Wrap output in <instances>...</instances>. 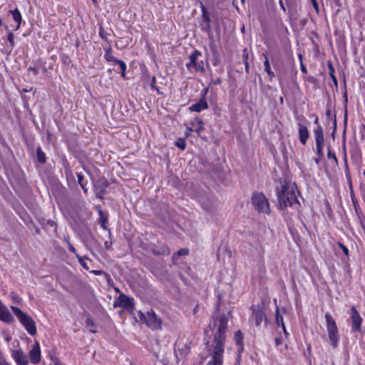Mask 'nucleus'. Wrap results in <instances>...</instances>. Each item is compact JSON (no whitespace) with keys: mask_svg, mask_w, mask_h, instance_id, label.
Listing matches in <instances>:
<instances>
[{"mask_svg":"<svg viewBox=\"0 0 365 365\" xmlns=\"http://www.w3.org/2000/svg\"><path fill=\"white\" fill-rule=\"evenodd\" d=\"M301 70H302V72L303 73H307V68H306V66L302 63V62H301Z\"/></svg>","mask_w":365,"mask_h":365,"instance_id":"bf43d9fd","label":"nucleus"},{"mask_svg":"<svg viewBox=\"0 0 365 365\" xmlns=\"http://www.w3.org/2000/svg\"><path fill=\"white\" fill-rule=\"evenodd\" d=\"M209 87H207L206 88H204L201 91L200 93V98H203V100H206L205 97L208 93Z\"/></svg>","mask_w":365,"mask_h":365,"instance_id":"a19ab883","label":"nucleus"},{"mask_svg":"<svg viewBox=\"0 0 365 365\" xmlns=\"http://www.w3.org/2000/svg\"><path fill=\"white\" fill-rule=\"evenodd\" d=\"M263 56L264 57L265 60L264 61V71L267 72V75L269 76V78L272 79L273 77H274V73L272 71L270 67V63L269 58L267 57V53H264Z\"/></svg>","mask_w":365,"mask_h":365,"instance_id":"aec40b11","label":"nucleus"},{"mask_svg":"<svg viewBox=\"0 0 365 365\" xmlns=\"http://www.w3.org/2000/svg\"><path fill=\"white\" fill-rule=\"evenodd\" d=\"M252 204L259 212L268 214L269 212V203L267 197L262 192H254L252 196Z\"/></svg>","mask_w":365,"mask_h":365,"instance_id":"423d86ee","label":"nucleus"},{"mask_svg":"<svg viewBox=\"0 0 365 365\" xmlns=\"http://www.w3.org/2000/svg\"><path fill=\"white\" fill-rule=\"evenodd\" d=\"M350 197H351V202H352V204H353L355 212L356 213V215L358 216H359L361 212V210L360 207L359 205L358 200H357V199L355 197V194H354V192L353 189H351V191H350Z\"/></svg>","mask_w":365,"mask_h":365,"instance_id":"4be33fe9","label":"nucleus"},{"mask_svg":"<svg viewBox=\"0 0 365 365\" xmlns=\"http://www.w3.org/2000/svg\"><path fill=\"white\" fill-rule=\"evenodd\" d=\"M82 189L83 190L84 193L87 194L88 192V188L86 187V183H83L80 185Z\"/></svg>","mask_w":365,"mask_h":365,"instance_id":"052dcab7","label":"nucleus"},{"mask_svg":"<svg viewBox=\"0 0 365 365\" xmlns=\"http://www.w3.org/2000/svg\"><path fill=\"white\" fill-rule=\"evenodd\" d=\"M210 50H211V51H212V53L214 56H216L218 54V51L217 50V47H216L215 44L213 42L210 43Z\"/></svg>","mask_w":365,"mask_h":365,"instance_id":"58836bf2","label":"nucleus"},{"mask_svg":"<svg viewBox=\"0 0 365 365\" xmlns=\"http://www.w3.org/2000/svg\"><path fill=\"white\" fill-rule=\"evenodd\" d=\"M7 40L11 48L14 46V36L12 31H9L7 35Z\"/></svg>","mask_w":365,"mask_h":365,"instance_id":"f704fd0d","label":"nucleus"},{"mask_svg":"<svg viewBox=\"0 0 365 365\" xmlns=\"http://www.w3.org/2000/svg\"><path fill=\"white\" fill-rule=\"evenodd\" d=\"M138 316L140 321L145 322L152 330H158L161 329L162 321L152 309L147 312L146 314L139 311Z\"/></svg>","mask_w":365,"mask_h":365,"instance_id":"39448f33","label":"nucleus"},{"mask_svg":"<svg viewBox=\"0 0 365 365\" xmlns=\"http://www.w3.org/2000/svg\"><path fill=\"white\" fill-rule=\"evenodd\" d=\"M76 258L78 259V262L80 263V264L86 269V270H88L89 269V267L87 265V263L85 261V258L81 257L80 255H76Z\"/></svg>","mask_w":365,"mask_h":365,"instance_id":"473e14b6","label":"nucleus"},{"mask_svg":"<svg viewBox=\"0 0 365 365\" xmlns=\"http://www.w3.org/2000/svg\"><path fill=\"white\" fill-rule=\"evenodd\" d=\"M105 59L108 62H113L114 63H116V61L118 60L112 54V48L110 46H109L107 48H105V55H104Z\"/></svg>","mask_w":365,"mask_h":365,"instance_id":"5701e85b","label":"nucleus"},{"mask_svg":"<svg viewBox=\"0 0 365 365\" xmlns=\"http://www.w3.org/2000/svg\"><path fill=\"white\" fill-rule=\"evenodd\" d=\"M189 254V250L187 249H180L178 252L173 254V259H175L178 257L180 256H186Z\"/></svg>","mask_w":365,"mask_h":365,"instance_id":"7c9ffc66","label":"nucleus"},{"mask_svg":"<svg viewBox=\"0 0 365 365\" xmlns=\"http://www.w3.org/2000/svg\"><path fill=\"white\" fill-rule=\"evenodd\" d=\"M133 300V298L128 297L125 294L121 293L120 294L118 299L115 302L114 307H121L128 312L132 313L135 309V304Z\"/></svg>","mask_w":365,"mask_h":365,"instance_id":"1a4fd4ad","label":"nucleus"},{"mask_svg":"<svg viewBox=\"0 0 365 365\" xmlns=\"http://www.w3.org/2000/svg\"><path fill=\"white\" fill-rule=\"evenodd\" d=\"M9 12L12 14L13 19L17 23V26L14 29L15 31H17L20 28L22 21L21 14L17 8L14 10H11Z\"/></svg>","mask_w":365,"mask_h":365,"instance_id":"6ab92c4d","label":"nucleus"},{"mask_svg":"<svg viewBox=\"0 0 365 365\" xmlns=\"http://www.w3.org/2000/svg\"><path fill=\"white\" fill-rule=\"evenodd\" d=\"M344 164H345L346 177V178H349V175H351V174H350V171H349V165H348V163H347V159H346V156L344 157Z\"/></svg>","mask_w":365,"mask_h":365,"instance_id":"ea45409f","label":"nucleus"},{"mask_svg":"<svg viewBox=\"0 0 365 365\" xmlns=\"http://www.w3.org/2000/svg\"><path fill=\"white\" fill-rule=\"evenodd\" d=\"M324 317L326 319V326L328 332V336L331 342V345L334 348H336L338 346L339 336L338 334V328L336 322L331 315V314L329 312H327L325 314Z\"/></svg>","mask_w":365,"mask_h":365,"instance_id":"20e7f679","label":"nucleus"},{"mask_svg":"<svg viewBox=\"0 0 365 365\" xmlns=\"http://www.w3.org/2000/svg\"><path fill=\"white\" fill-rule=\"evenodd\" d=\"M47 224L49 225L51 227H53V226L56 227L57 226L56 222L53 221V220H48L47 221Z\"/></svg>","mask_w":365,"mask_h":365,"instance_id":"13d9d810","label":"nucleus"},{"mask_svg":"<svg viewBox=\"0 0 365 365\" xmlns=\"http://www.w3.org/2000/svg\"><path fill=\"white\" fill-rule=\"evenodd\" d=\"M275 321L278 327H284V321L282 316L279 314V309L277 306H276V310H275Z\"/></svg>","mask_w":365,"mask_h":365,"instance_id":"a878e982","label":"nucleus"},{"mask_svg":"<svg viewBox=\"0 0 365 365\" xmlns=\"http://www.w3.org/2000/svg\"><path fill=\"white\" fill-rule=\"evenodd\" d=\"M332 121H333V128H334L333 132H332V135H334L335 131H336V115H334Z\"/></svg>","mask_w":365,"mask_h":365,"instance_id":"a18cd8bd","label":"nucleus"},{"mask_svg":"<svg viewBox=\"0 0 365 365\" xmlns=\"http://www.w3.org/2000/svg\"><path fill=\"white\" fill-rule=\"evenodd\" d=\"M99 36H101V38L102 39L108 41V38H107L108 34L104 31V29H103L102 26H100V28H99Z\"/></svg>","mask_w":365,"mask_h":365,"instance_id":"c9c22d12","label":"nucleus"},{"mask_svg":"<svg viewBox=\"0 0 365 365\" xmlns=\"http://www.w3.org/2000/svg\"><path fill=\"white\" fill-rule=\"evenodd\" d=\"M313 116H314V117H315V118H314V124H316V125L318 126V125H319V118H318V116H317V115H314V114L313 115Z\"/></svg>","mask_w":365,"mask_h":365,"instance_id":"0e129e2a","label":"nucleus"},{"mask_svg":"<svg viewBox=\"0 0 365 365\" xmlns=\"http://www.w3.org/2000/svg\"><path fill=\"white\" fill-rule=\"evenodd\" d=\"M321 158L322 157H318V158H314L313 160H314V162L317 163V164H319L320 160H321Z\"/></svg>","mask_w":365,"mask_h":365,"instance_id":"69168bd1","label":"nucleus"},{"mask_svg":"<svg viewBox=\"0 0 365 365\" xmlns=\"http://www.w3.org/2000/svg\"><path fill=\"white\" fill-rule=\"evenodd\" d=\"M212 83L214 85H218V84H220L222 83V80H221L220 78H216L215 79L212 80Z\"/></svg>","mask_w":365,"mask_h":365,"instance_id":"09e8293b","label":"nucleus"},{"mask_svg":"<svg viewBox=\"0 0 365 365\" xmlns=\"http://www.w3.org/2000/svg\"><path fill=\"white\" fill-rule=\"evenodd\" d=\"M77 178H78V182L79 185H81L83 184L84 182H83V180H84V176L83 174L81 173H78L77 174Z\"/></svg>","mask_w":365,"mask_h":365,"instance_id":"37998d69","label":"nucleus"},{"mask_svg":"<svg viewBox=\"0 0 365 365\" xmlns=\"http://www.w3.org/2000/svg\"><path fill=\"white\" fill-rule=\"evenodd\" d=\"M279 5H280L281 9H282L284 11H285V7H284V4H283V2H282V0H279Z\"/></svg>","mask_w":365,"mask_h":365,"instance_id":"774afa93","label":"nucleus"},{"mask_svg":"<svg viewBox=\"0 0 365 365\" xmlns=\"http://www.w3.org/2000/svg\"><path fill=\"white\" fill-rule=\"evenodd\" d=\"M175 146L179 148L180 150H184L186 147V142L185 138H179L175 143Z\"/></svg>","mask_w":365,"mask_h":365,"instance_id":"2f4dec72","label":"nucleus"},{"mask_svg":"<svg viewBox=\"0 0 365 365\" xmlns=\"http://www.w3.org/2000/svg\"><path fill=\"white\" fill-rule=\"evenodd\" d=\"M194 68L195 69L196 71L200 72L202 73H204L205 71L203 61H198L197 59L195 60L194 63Z\"/></svg>","mask_w":365,"mask_h":365,"instance_id":"cd10ccee","label":"nucleus"},{"mask_svg":"<svg viewBox=\"0 0 365 365\" xmlns=\"http://www.w3.org/2000/svg\"><path fill=\"white\" fill-rule=\"evenodd\" d=\"M316 153L319 157H322L324 155L323 148L316 147Z\"/></svg>","mask_w":365,"mask_h":365,"instance_id":"49530a36","label":"nucleus"},{"mask_svg":"<svg viewBox=\"0 0 365 365\" xmlns=\"http://www.w3.org/2000/svg\"><path fill=\"white\" fill-rule=\"evenodd\" d=\"M64 240L66 242V243L68 245V249L70 252L73 253L76 257V255H79L77 252V250H76V248L73 247V245L70 242V241L66 237H65Z\"/></svg>","mask_w":365,"mask_h":365,"instance_id":"72a5a7b5","label":"nucleus"},{"mask_svg":"<svg viewBox=\"0 0 365 365\" xmlns=\"http://www.w3.org/2000/svg\"><path fill=\"white\" fill-rule=\"evenodd\" d=\"M252 317L257 327L260 326L263 321L267 324V318L263 310V304H257L253 307Z\"/></svg>","mask_w":365,"mask_h":365,"instance_id":"6e6552de","label":"nucleus"},{"mask_svg":"<svg viewBox=\"0 0 365 365\" xmlns=\"http://www.w3.org/2000/svg\"><path fill=\"white\" fill-rule=\"evenodd\" d=\"M346 179H347V181L349 183V190H350V191H351V189H353V185H352V182H351V175H349V178H346Z\"/></svg>","mask_w":365,"mask_h":365,"instance_id":"5fc2aeb1","label":"nucleus"},{"mask_svg":"<svg viewBox=\"0 0 365 365\" xmlns=\"http://www.w3.org/2000/svg\"><path fill=\"white\" fill-rule=\"evenodd\" d=\"M274 342L276 346H279L282 344V339L277 337L274 339Z\"/></svg>","mask_w":365,"mask_h":365,"instance_id":"4d7b16f0","label":"nucleus"},{"mask_svg":"<svg viewBox=\"0 0 365 365\" xmlns=\"http://www.w3.org/2000/svg\"><path fill=\"white\" fill-rule=\"evenodd\" d=\"M343 98H344V106H345V107H346L347 102H348V98H347V92H346V89H345V91L344 93Z\"/></svg>","mask_w":365,"mask_h":365,"instance_id":"de8ad7c7","label":"nucleus"},{"mask_svg":"<svg viewBox=\"0 0 365 365\" xmlns=\"http://www.w3.org/2000/svg\"><path fill=\"white\" fill-rule=\"evenodd\" d=\"M11 309L28 333L31 336H34L36 334V323L32 317L24 313L17 307L11 306Z\"/></svg>","mask_w":365,"mask_h":365,"instance_id":"7ed1b4c3","label":"nucleus"},{"mask_svg":"<svg viewBox=\"0 0 365 365\" xmlns=\"http://www.w3.org/2000/svg\"><path fill=\"white\" fill-rule=\"evenodd\" d=\"M98 223L101 225L102 228H103L106 230L109 231V235H110V230L108 229V227L106 226V224L108 222V216L107 215L104 214L103 211L102 210H98Z\"/></svg>","mask_w":365,"mask_h":365,"instance_id":"f3484780","label":"nucleus"},{"mask_svg":"<svg viewBox=\"0 0 365 365\" xmlns=\"http://www.w3.org/2000/svg\"><path fill=\"white\" fill-rule=\"evenodd\" d=\"M104 245H105L106 248L107 250H109L112 246V242L111 241H106Z\"/></svg>","mask_w":365,"mask_h":365,"instance_id":"603ef678","label":"nucleus"},{"mask_svg":"<svg viewBox=\"0 0 365 365\" xmlns=\"http://www.w3.org/2000/svg\"><path fill=\"white\" fill-rule=\"evenodd\" d=\"M346 179H347V181L349 183V190H350V191H351V189H353V185H352V182H351V175H349V178H346Z\"/></svg>","mask_w":365,"mask_h":365,"instance_id":"864d4df0","label":"nucleus"},{"mask_svg":"<svg viewBox=\"0 0 365 365\" xmlns=\"http://www.w3.org/2000/svg\"><path fill=\"white\" fill-rule=\"evenodd\" d=\"M227 322L228 317L225 314H215L212 322L209 324V328L211 330L216 329V331L214 334L212 344L208 348V351L212 355V361H210L207 365H222Z\"/></svg>","mask_w":365,"mask_h":365,"instance_id":"f257e3e1","label":"nucleus"},{"mask_svg":"<svg viewBox=\"0 0 365 365\" xmlns=\"http://www.w3.org/2000/svg\"><path fill=\"white\" fill-rule=\"evenodd\" d=\"M326 115H327V118H329V120L331 119V111L330 109H327Z\"/></svg>","mask_w":365,"mask_h":365,"instance_id":"6e6d98bb","label":"nucleus"},{"mask_svg":"<svg viewBox=\"0 0 365 365\" xmlns=\"http://www.w3.org/2000/svg\"><path fill=\"white\" fill-rule=\"evenodd\" d=\"M12 357L18 365H27L28 361L21 349L13 350Z\"/></svg>","mask_w":365,"mask_h":365,"instance_id":"2eb2a0df","label":"nucleus"},{"mask_svg":"<svg viewBox=\"0 0 365 365\" xmlns=\"http://www.w3.org/2000/svg\"><path fill=\"white\" fill-rule=\"evenodd\" d=\"M297 125L299 127V139L302 145H306L309 137L308 128L301 123H298Z\"/></svg>","mask_w":365,"mask_h":365,"instance_id":"4468645a","label":"nucleus"},{"mask_svg":"<svg viewBox=\"0 0 365 365\" xmlns=\"http://www.w3.org/2000/svg\"><path fill=\"white\" fill-rule=\"evenodd\" d=\"M36 158L37 160L41 164H44L46 162V156L41 147L36 148Z\"/></svg>","mask_w":365,"mask_h":365,"instance_id":"b1692460","label":"nucleus"},{"mask_svg":"<svg viewBox=\"0 0 365 365\" xmlns=\"http://www.w3.org/2000/svg\"><path fill=\"white\" fill-rule=\"evenodd\" d=\"M51 361L53 362L54 365H63L56 356H51Z\"/></svg>","mask_w":365,"mask_h":365,"instance_id":"79ce46f5","label":"nucleus"},{"mask_svg":"<svg viewBox=\"0 0 365 365\" xmlns=\"http://www.w3.org/2000/svg\"><path fill=\"white\" fill-rule=\"evenodd\" d=\"M155 83H156V78L155 76H153L152 77V80H151V83H150V86L153 88H156L155 86Z\"/></svg>","mask_w":365,"mask_h":365,"instance_id":"3c124183","label":"nucleus"},{"mask_svg":"<svg viewBox=\"0 0 365 365\" xmlns=\"http://www.w3.org/2000/svg\"><path fill=\"white\" fill-rule=\"evenodd\" d=\"M29 357L31 363L37 364L41 360V349L39 343L36 341L32 349L29 351Z\"/></svg>","mask_w":365,"mask_h":365,"instance_id":"f8f14e48","label":"nucleus"},{"mask_svg":"<svg viewBox=\"0 0 365 365\" xmlns=\"http://www.w3.org/2000/svg\"><path fill=\"white\" fill-rule=\"evenodd\" d=\"M28 70H29V71H34V75L38 74V70H37L36 68H35L29 67V68H28Z\"/></svg>","mask_w":365,"mask_h":365,"instance_id":"680f3d73","label":"nucleus"},{"mask_svg":"<svg viewBox=\"0 0 365 365\" xmlns=\"http://www.w3.org/2000/svg\"><path fill=\"white\" fill-rule=\"evenodd\" d=\"M109 186L108 181L105 178L98 180L93 185V190L96 197L103 199L104 195L106 193V189Z\"/></svg>","mask_w":365,"mask_h":365,"instance_id":"9d476101","label":"nucleus"},{"mask_svg":"<svg viewBox=\"0 0 365 365\" xmlns=\"http://www.w3.org/2000/svg\"><path fill=\"white\" fill-rule=\"evenodd\" d=\"M311 2H312L313 7L316 10V11L318 13L319 12V5L317 3V0H311Z\"/></svg>","mask_w":365,"mask_h":365,"instance_id":"c03bdc74","label":"nucleus"},{"mask_svg":"<svg viewBox=\"0 0 365 365\" xmlns=\"http://www.w3.org/2000/svg\"><path fill=\"white\" fill-rule=\"evenodd\" d=\"M201 11L203 21L208 24H210L211 19L209 15V12L207 11L206 7L202 4H201Z\"/></svg>","mask_w":365,"mask_h":365,"instance_id":"393cba45","label":"nucleus"},{"mask_svg":"<svg viewBox=\"0 0 365 365\" xmlns=\"http://www.w3.org/2000/svg\"><path fill=\"white\" fill-rule=\"evenodd\" d=\"M202 56L201 51L195 49L194 51L190 55L189 60L190 61L186 63V67L190 69L191 67L194 68V63L195 60L198 58L199 56Z\"/></svg>","mask_w":365,"mask_h":365,"instance_id":"a211bd4d","label":"nucleus"},{"mask_svg":"<svg viewBox=\"0 0 365 365\" xmlns=\"http://www.w3.org/2000/svg\"><path fill=\"white\" fill-rule=\"evenodd\" d=\"M86 324H87L88 326H92V327H93V326H94V325H95L94 322H93L91 319H90V318H88V319H86Z\"/></svg>","mask_w":365,"mask_h":365,"instance_id":"8fccbe9b","label":"nucleus"},{"mask_svg":"<svg viewBox=\"0 0 365 365\" xmlns=\"http://www.w3.org/2000/svg\"><path fill=\"white\" fill-rule=\"evenodd\" d=\"M198 202L202 208L207 213H212L216 209L217 200L212 195H205L198 197Z\"/></svg>","mask_w":365,"mask_h":365,"instance_id":"0eeeda50","label":"nucleus"},{"mask_svg":"<svg viewBox=\"0 0 365 365\" xmlns=\"http://www.w3.org/2000/svg\"><path fill=\"white\" fill-rule=\"evenodd\" d=\"M208 108V104L206 101V100H203L202 98H200L198 102L192 104L189 110L192 112H200L203 110H205Z\"/></svg>","mask_w":365,"mask_h":365,"instance_id":"dca6fc26","label":"nucleus"},{"mask_svg":"<svg viewBox=\"0 0 365 365\" xmlns=\"http://www.w3.org/2000/svg\"><path fill=\"white\" fill-rule=\"evenodd\" d=\"M283 331H284V334L285 335V336H287L289 335V333L287 331V329H286V327H285V325L284 324V327H282Z\"/></svg>","mask_w":365,"mask_h":365,"instance_id":"338daca9","label":"nucleus"},{"mask_svg":"<svg viewBox=\"0 0 365 365\" xmlns=\"http://www.w3.org/2000/svg\"><path fill=\"white\" fill-rule=\"evenodd\" d=\"M0 365H10L5 359H0Z\"/></svg>","mask_w":365,"mask_h":365,"instance_id":"e2e57ef3","label":"nucleus"},{"mask_svg":"<svg viewBox=\"0 0 365 365\" xmlns=\"http://www.w3.org/2000/svg\"><path fill=\"white\" fill-rule=\"evenodd\" d=\"M315 140H316V147L324 148L325 141L324 137V131L321 125H318L314 130Z\"/></svg>","mask_w":365,"mask_h":365,"instance_id":"ddd939ff","label":"nucleus"},{"mask_svg":"<svg viewBox=\"0 0 365 365\" xmlns=\"http://www.w3.org/2000/svg\"><path fill=\"white\" fill-rule=\"evenodd\" d=\"M351 329L353 331H361L362 318L355 307L351 308Z\"/></svg>","mask_w":365,"mask_h":365,"instance_id":"9b49d317","label":"nucleus"},{"mask_svg":"<svg viewBox=\"0 0 365 365\" xmlns=\"http://www.w3.org/2000/svg\"><path fill=\"white\" fill-rule=\"evenodd\" d=\"M153 253L155 255H168L170 254V250L168 247H161L158 250H154Z\"/></svg>","mask_w":365,"mask_h":365,"instance_id":"bb28decb","label":"nucleus"},{"mask_svg":"<svg viewBox=\"0 0 365 365\" xmlns=\"http://www.w3.org/2000/svg\"><path fill=\"white\" fill-rule=\"evenodd\" d=\"M328 152H327V158L329 159H333L336 162H337V158L334 153H332L330 150V146L329 145L327 148Z\"/></svg>","mask_w":365,"mask_h":365,"instance_id":"e433bc0d","label":"nucleus"},{"mask_svg":"<svg viewBox=\"0 0 365 365\" xmlns=\"http://www.w3.org/2000/svg\"><path fill=\"white\" fill-rule=\"evenodd\" d=\"M328 68H329V76H330L333 83H334V85L336 86H337L338 81H337L336 76L334 75V66L331 64V63H330V62L329 63Z\"/></svg>","mask_w":365,"mask_h":365,"instance_id":"c85d7f7f","label":"nucleus"},{"mask_svg":"<svg viewBox=\"0 0 365 365\" xmlns=\"http://www.w3.org/2000/svg\"><path fill=\"white\" fill-rule=\"evenodd\" d=\"M235 339L237 344L240 346L238 352L241 353L243 351V334L240 330H238L235 332Z\"/></svg>","mask_w":365,"mask_h":365,"instance_id":"412c9836","label":"nucleus"},{"mask_svg":"<svg viewBox=\"0 0 365 365\" xmlns=\"http://www.w3.org/2000/svg\"><path fill=\"white\" fill-rule=\"evenodd\" d=\"M115 64H118L119 66H120V71H121V76L123 78H125V70H126V64L125 63L122 61V60H118L115 63Z\"/></svg>","mask_w":365,"mask_h":365,"instance_id":"c756f323","label":"nucleus"},{"mask_svg":"<svg viewBox=\"0 0 365 365\" xmlns=\"http://www.w3.org/2000/svg\"><path fill=\"white\" fill-rule=\"evenodd\" d=\"M337 245L342 250V252L346 256L349 255V250L343 243L338 242Z\"/></svg>","mask_w":365,"mask_h":365,"instance_id":"4c0bfd02","label":"nucleus"},{"mask_svg":"<svg viewBox=\"0 0 365 365\" xmlns=\"http://www.w3.org/2000/svg\"><path fill=\"white\" fill-rule=\"evenodd\" d=\"M296 191L299 193L294 185H290L288 183H284L280 187H277L276 193L280 210H284L288 206L299 205Z\"/></svg>","mask_w":365,"mask_h":365,"instance_id":"f03ea898","label":"nucleus"}]
</instances>
